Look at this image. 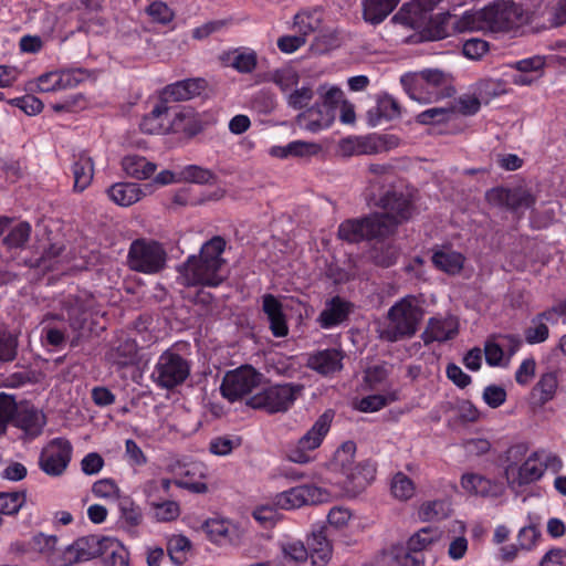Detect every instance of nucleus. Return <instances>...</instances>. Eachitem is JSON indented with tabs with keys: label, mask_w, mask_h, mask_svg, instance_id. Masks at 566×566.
<instances>
[{
	"label": "nucleus",
	"mask_w": 566,
	"mask_h": 566,
	"mask_svg": "<svg viewBox=\"0 0 566 566\" xmlns=\"http://www.w3.org/2000/svg\"><path fill=\"white\" fill-rule=\"evenodd\" d=\"M226 249V241L221 237H213L200 249L198 256L190 255L180 266L179 272L186 285L218 286L227 277L224 272L226 260L221 256Z\"/></svg>",
	"instance_id": "f257e3e1"
},
{
	"label": "nucleus",
	"mask_w": 566,
	"mask_h": 566,
	"mask_svg": "<svg viewBox=\"0 0 566 566\" xmlns=\"http://www.w3.org/2000/svg\"><path fill=\"white\" fill-rule=\"evenodd\" d=\"M423 315L424 311L415 295L402 297L388 310V323L381 331L380 337L390 343L411 338L416 335Z\"/></svg>",
	"instance_id": "f03ea898"
},
{
	"label": "nucleus",
	"mask_w": 566,
	"mask_h": 566,
	"mask_svg": "<svg viewBox=\"0 0 566 566\" xmlns=\"http://www.w3.org/2000/svg\"><path fill=\"white\" fill-rule=\"evenodd\" d=\"M319 101L307 107L296 116L300 128L311 133L328 129L335 118L338 106L343 101V91L337 86L327 90L321 85L317 90Z\"/></svg>",
	"instance_id": "7ed1b4c3"
},
{
	"label": "nucleus",
	"mask_w": 566,
	"mask_h": 566,
	"mask_svg": "<svg viewBox=\"0 0 566 566\" xmlns=\"http://www.w3.org/2000/svg\"><path fill=\"white\" fill-rule=\"evenodd\" d=\"M373 205L382 210L375 214L387 227L388 237L396 231L398 226L408 222L416 211L411 193L398 188L386 190Z\"/></svg>",
	"instance_id": "20e7f679"
},
{
	"label": "nucleus",
	"mask_w": 566,
	"mask_h": 566,
	"mask_svg": "<svg viewBox=\"0 0 566 566\" xmlns=\"http://www.w3.org/2000/svg\"><path fill=\"white\" fill-rule=\"evenodd\" d=\"M387 237V227L375 213L346 219L337 228V238L348 244H359Z\"/></svg>",
	"instance_id": "39448f33"
},
{
	"label": "nucleus",
	"mask_w": 566,
	"mask_h": 566,
	"mask_svg": "<svg viewBox=\"0 0 566 566\" xmlns=\"http://www.w3.org/2000/svg\"><path fill=\"white\" fill-rule=\"evenodd\" d=\"M335 412L332 409L325 410L314 422L307 432L301 437L297 443L289 449L287 459L294 463H308L314 457L311 454L321 447L325 437L331 430Z\"/></svg>",
	"instance_id": "423d86ee"
},
{
	"label": "nucleus",
	"mask_w": 566,
	"mask_h": 566,
	"mask_svg": "<svg viewBox=\"0 0 566 566\" xmlns=\"http://www.w3.org/2000/svg\"><path fill=\"white\" fill-rule=\"evenodd\" d=\"M166 256V251L158 242L138 239L129 247L127 263L136 272L154 274L165 268Z\"/></svg>",
	"instance_id": "0eeeda50"
},
{
	"label": "nucleus",
	"mask_w": 566,
	"mask_h": 566,
	"mask_svg": "<svg viewBox=\"0 0 566 566\" xmlns=\"http://www.w3.org/2000/svg\"><path fill=\"white\" fill-rule=\"evenodd\" d=\"M262 375L251 366H241L226 373L220 390L229 401H237L250 395L261 384Z\"/></svg>",
	"instance_id": "6e6552de"
},
{
	"label": "nucleus",
	"mask_w": 566,
	"mask_h": 566,
	"mask_svg": "<svg viewBox=\"0 0 566 566\" xmlns=\"http://www.w3.org/2000/svg\"><path fill=\"white\" fill-rule=\"evenodd\" d=\"M189 374V363L180 355L167 350L159 356L153 377L160 387L174 388L182 384Z\"/></svg>",
	"instance_id": "1a4fd4ad"
},
{
	"label": "nucleus",
	"mask_w": 566,
	"mask_h": 566,
	"mask_svg": "<svg viewBox=\"0 0 566 566\" xmlns=\"http://www.w3.org/2000/svg\"><path fill=\"white\" fill-rule=\"evenodd\" d=\"M485 199L491 206L505 209L515 214L524 213L525 210L532 208L536 202L535 197L528 190L521 187H494L486 191Z\"/></svg>",
	"instance_id": "9d476101"
},
{
	"label": "nucleus",
	"mask_w": 566,
	"mask_h": 566,
	"mask_svg": "<svg viewBox=\"0 0 566 566\" xmlns=\"http://www.w3.org/2000/svg\"><path fill=\"white\" fill-rule=\"evenodd\" d=\"M73 448L65 438H54L42 449L39 458L40 469L50 476L62 475L72 459Z\"/></svg>",
	"instance_id": "9b49d317"
},
{
	"label": "nucleus",
	"mask_w": 566,
	"mask_h": 566,
	"mask_svg": "<svg viewBox=\"0 0 566 566\" xmlns=\"http://www.w3.org/2000/svg\"><path fill=\"white\" fill-rule=\"evenodd\" d=\"M105 545V538L97 536H84L74 541L62 549V554L52 557V566H72L75 563L90 560L101 554Z\"/></svg>",
	"instance_id": "f8f14e48"
},
{
	"label": "nucleus",
	"mask_w": 566,
	"mask_h": 566,
	"mask_svg": "<svg viewBox=\"0 0 566 566\" xmlns=\"http://www.w3.org/2000/svg\"><path fill=\"white\" fill-rule=\"evenodd\" d=\"M521 8L513 1H497L483 8L485 30L507 32L518 21Z\"/></svg>",
	"instance_id": "ddd939ff"
},
{
	"label": "nucleus",
	"mask_w": 566,
	"mask_h": 566,
	"mask_svg": "<svg viewBox=\"0 0 566 566\" xmlns=\"http://www.w3.org/2000/svg\"><path fill=\"white\" fill-rule=\"evenodd\" d=\"M368 187L366 188V199L369 203L377 201L388 189H396V170L390 164H370L368 166Z\"/></svg>",
	"instance_id": "4468645a"
},
{
	"label": "nucleus",
	"mask_w": 566,
	"mask_h": 566,
	"mask_svg": "<svg viewBox=\"0 0 566 566\" xmlns=\"http://www.w3.org/2000/svg\"><path fill=\"white\" fill-rule=\"evenodd\" d=\"M344 358L345 354L342 349H318L308 356L307 366L322 376H333L343 369Z\"/></svg>",
	"instance_id": "2eb2a0df"
},
{
	"label": "nucleus",
	"mask_w": 566,
	"mask_h": 566,
	"mask_svg": "<svg viewBox=\"0 0 566 566\" xmlns=\"http://www.w3.org/2000/svg\"><path fill=\"white\" fill-rule=\"evenodd\" d=\"M465 256L452 249L450 244L432 248L431 263L433 268L448 275H458L464 268Z\"/></svg>",
	"instance_id": "dca6fc26"
},
{
	"label": "nucleus",
	"mask_w": 566,
	"mask_h": 566,
	"mask_svg": "<svg viewBox=\"0 0 566 566\" xmlns=\"http://www.w3.org/2000/svg\"><path fill=\"white\" fill-rule=\"evenodd\" d=\"M352 311L350 302L336 295L327 300L324 310L317 317L318 325L324 329H331L344 323Z\"/></svg>",
	"instance_id": "f3484780"
},
{
	"label": "nucleus",
	"mask_w": 566,
	"mask_h": 566,
	"mask_svg": "<svg viewBox=\"0 0 566 566\" xmlns=\"http://www.w3.org/2000/svg\"><path fill=\"white\" fill-rule=\"evenodd\" d=\"M547 468L546 455L544 452H532L525 461L517 468V474L512 480L517 486L528 485L538 481Z\"/></svg>",
	"instance_id": "a211bd4d"
},
{
	"label": "nucleus",
	"mask_w": 566,
	"mask_h": 566,
	"mask_svg": "<svg viewBox=\"0 0 566 566\" xmlns=\"http://www.w3.org/2000/svg\"><path fill=\"white\" fill-rule=\"evenodd\" d=\"M344 476L345 491L352 495H357L375 480L376 467L370 461H363L355 464Z\"/></svg>",
	"instance_id": "6ab92c4d"
},
{
	"label": "nucleus",
	"mask_w": 566,
	"mask_h": 566,
	"mask_svg": "<svg viewBox=\"0 0 566 566\" xmlns=\"http://www.w3.org/2000/svg\"><path fill=\"white\" fill-rule=\"evenodd\" d=\"M558 322L555 310L547 308L536 314L524 331L525 342L530 345L544 343L549 337L548 325H556Z\"/></svg>",
	"instance_id": "aec40b11"
},
{
	"label": "nucleus",
	"mask_w": 566,
	"mask_h": 566,
	"mask_svg": "<svg viewBox=\"0 0 566 566\" xmlns=\"http://www.w3.org/2000/svg\"><path fill=\"white\" fill-rule=\"evenodd\" d=\"M81 78L76 72L54 71L40 75L36 78V87L40 92H57L76 87Z\"/></svg>",
	"instance_id": "412c9836"
},
{
	"label": "nucleus",
	"mask_w": 566,
	"mask_h": 566,
	"mask_svg": "<svg viewBox=\"0 0 566 566\" xmlns=\"http://www.w3.org/2000/svg\"><path fill=\"white\" fill-rule=\"evenodd\" d=\"M458 332V325L452 319L430 317L420 337L423 344L429 346L434 342L444 343L453 339Z\"/></svg>",
	"instance_id": "4be33fe9"
},
{
	"label": "nucleus",
	"mask_w": 566,
	"mask_h": 566,
	"mask_svg": "<svg viewBox=\"0 0 566 566\" xmlns=\"http://www.w3.org/2000/svg\"><path fill=\"white\" fill-rule=\"evenodd\" d=\"M12 420L14 426L22 430L29 439L40 436L46 423L44 413L35 408L17 409Z\"/></svg>",
	"instance_id": "5701e85b"
},
{
	"label": "nucleus",
	"mask_w": 566,
	"mask_h": 566,
	"mask_svg": "<svg viewBox=\"0 0 566 566\" xmlns=\"http://www.w3.org/2000/svg\"><path fill=\"white\" fill-rule=\"evenodd\" d=\"M400 83L407 95L419 102L420 104H428L436 101L441 92H434L427 82L423 81V76H418L416 73H407L400 77Z\"/></svg>",
	"instance_id": "b1692460"
},
{
	"label": "nucleus",
	"mask_w": 566,
	"mask_h": 566,
	"mask_svg": "<svg viewBox=\"0 0 566 566\" xmlns=\"http://www.w3.org/2000/svg\"><path fill=\"white\" fill-rule=\"evenodd\" d=\"M323 492L315 485L302 484L285 490V510L298 509L323 501Z\"/></svg>",
	"instance_id": "393cba45"
},
{
	"label": "nucleus",
	"mask_w": 566,
	"mask_h": 566,
	"mask_svg": "<svg viewBox=\"0 0 566 566\" xmlns=\"http://www.w3.org/2000/svg\"><path fill=\"white\" fill-rule=\"evenodd\" d=\"M208 469L201 462H192L186 465L184 476L176 480L175 484L193 493L202 494L208 491L203 482L208 478Z\"/></svg>",
	"instance_id": "a878e982"
},
{
	"label": "nucleus",
	"mask_w": 566,
	"mask_h": 566,
	"mask_svg": "<svg viewBox=\"0 0 566 566\" xmlns=\"http://www.w3.org/2000/svg\"><path fill=\"white\" fill-rule=\"evenodd\" d=\"M168 111L169 108L166 104H157L151 112L142 119L140 130L150 135L168 133L171 128Z\"/></svg>",
	"instance_id": "bb28decb"
},
{
	"label": "nucleus",
	"mask_w": 566,
	"mask_h": 566,
	"mask_svg": "<svg viewBox=\"0 0 566 566\" xmlns=\"http://www.w3.org/2000/svg\"><path fill=\"white\" fill-rule=\"evenodd\" d=\"M206 81L202 78H189L168 85L164 94L172 101H187L199 96L206 90Z\"/></svg>",
	"instance_id": "cd10ccee"
},
{
	"label": "nucleus",
	"mask_w": 566,
	"mask_h": 566,
	"mask_svg": "<svg viewBox=\"0 0 566 566\" xmlns=\"http://www.w3.org/2000/svg\"><path fill=\"white\" fill-rule=\"evenodd\" d=\"M109 199L122 207H129L139 201L146 192L135 182H117L107 190Z\"/></svg>",
	"instance_id": "c85d7f7f"
},
{
	"label": "nucleus",
	"mask_w": 566,
	"mask_h": 566,
	"mask_svg": "<svg viewBox=\"0 0 566 566\" xmlns=\"http://www.w3.org/2000/svg\"><path fill=\"white\" fill-rule=\"evenodd\" d=\"M397 0H363V19L366 23L378 25L397 8Z\"/></svg>",
	"instance_id": "c756f323"
},
{
	"label": "nucleus",
	"mask_w": 566,
	"mask_h": 566,
	"mask_svg": "<svg viewBox=\"0 0 566 566\" xmlns=\"http://www.w3.org/2000/svg\"><path fill=\"white\" fill-rule=\"evenodd\" d=\"M307 549L313 566H326L332 557V546L323 531L307 538Z\"/></svg>",
	"instance_id": "7c9ffc66"
},
{
	"label": "nucleus",
	"mask_w": 566,
	"mask_h": 566,
	"mask_svg": "<svg viewBox=\"0 0 566 566\" xmlns=\"http://www.w3.org/2000/svg\"><path fill=\"white\" fill-rule=\"evenodd\" d=\"M248 405L252 408L265 409L269 412H277L283 408L282 388L273 386L251 397Z\"/></svg>",
	"instance_id": "2f4dec72"
},
{
	"label": "nucleus",
	"mask_w": 566,
	"mask_h": 566,
	"mask_svg": "<svg viewBox=\"0 0 566 566\" xmlns=\"http://www.w3.org/2000/svg\"><path fill=\"white\" fill-rule=\"evenodd\" d=\"M356 453V443L352 440L343 442L334 452L328 463V469L333 472H339L343 475L353 469Z\"/></svg>",
	"instance_id": "473e14b6"
},
{
	"label": "nucleus",
	"mask_w": 566,
	"mask_h": 566,
	"mask_svg": "<svg viewBox=\"0 0 566 566\" xmlns=\"http://www.w3.org/2000/svg\"><path fill=\"white\" fill-rule=\"evenodd\" d=\"M323 21V11L319 8L303 9L294 17L293 30L308 36L317 31Z\"/></svg>",
	"instance_id": "72a5a7b5"
},
{
	"label": "nucleus",
	"mask_w": 566,
	"mask_h": 566,
	"mask_svg": "<svg viewBox=\"0 0 566 566\" xmlns=\"http://www.w3.org/2000/svg\"><path fill=\"white\" fill-rule=\"evenodd\" d=\"M74 177V189L83 191L86 189L94 176V166L92 158L86 154H80L72 166Z\"/></svg>",
	"instance_id": "f704fd0d"
},
{
	"label": "nucleus",
	"mask_w": 566,
	"mask_h": 566,
	"mask_svg": "<svg viewBox=\"0 0 566 566\" xmlns=\"http://www.w3.org/2000/svg\"><path fill=\"white\" fill-rule=\"evenodd\" d=\"M223 61L240 73H251L256 66V53L250 49H235L227 52Z\"/></svg>",
	"instance_id": "c9c22d12"
},
{
	"label": "nucleus",
	"mask_w": 566,
	"mask_h": 566,
	"mask_svg": "<svg viewBox=\"0 0 566 566\" xmlns=\"http://www.w3.org/2000/svg\"><path fill=\"white\" fill-rule=\"evenodd\" d=\"M441 537V532L438 527L426 526L412 534L407 543L406 548L418 554H423V551L429 548L433 543L438 542Z\"/></svg>",
	"instance_id": "e433bc0d"
},
{
	"label": "nucleus",
	"mask_w": 566,
	"mask_h": 566,
	"mask_svg": "<svg viewBox=\"0 0 566 566\" xmlns=\"http://www.w3.org/2000/svg\"><path fill=\"white\" fill-rule=\"evenodd\" d=\"M557 387V375L553 371L544 373L533 387L532 396L539 406H544L555 397Z\"/></svg>",
	"instance_id": "4c0bfd02"
},
{
	"label": "nucleus",
	"mask_w": 566,
	"mask_h": 566,
	"mask_svg": "<svg viewBox=\"0 0 566 566\" xmlns=\"http://www.w3.org/2000/svg\"><path fill=\"white\" fill-rule=\"evenodd\" d=\"M122 167L124 171L136 179H147L156 170V165L148 161L145 157L129 155L123 158Z\"/></svg>",
	"instance_id": "58836bf2"
},
{
	"label": "nucleus",
	"mask_w": 566,
	"mask_h": 566,
	"mask_svg": "<svg viewBox=\"0 0 566 566\" xmlns=\"http://www.w3.org/2000/svg\"><path fill=\"white\" fill-rule=\"evenodd\" d=\"M449 515L450 503L442 499L426 501L418 510V516L422 522L440 521Z\"/></svg>",
	"instance_id": "ea45409f"
},
{
	"label": "nucleus",
	"mask_w": 566,
	"mask_h": 566,
	"mask_svg": "<svg viewBox=\"0 0 566 566\" xmlns=\"http://www.w3.org/2000/svg\"><path fill=\"white\" fill-rule=\"evenodd\" d=\"M263 311L266 314L273 334L283 336V311L281 302L271 294L263 296Z\"/></svg>",
	"instance_id": "a19ab883"
},
{
	"label": "nucleus",
	"mask_w": 566,
	"mask_h": 566,
	"mask_svg": "<svg viewBox=\"0 0 566 566\" xmlns=\"http://www.w3.org/2000/svg\"><path fill=\"white\" fill-rule=\"evenodd\" d=\"M397 400H399V392L392 390L384 395L376 394L363 397L356 408L361 412H376Z\"/></svg>",
	"instance_id": "79ce46f5"
},
{
	"label": "nucleus",
	"mask_w": 566,
	"mask_h": 566,
	"mask_svg": "<svg viewBox=\"0 0 566 566\" xmlns=\"http://www.w3.org/2000/svg\"><path fill=\"white\" fill-rule=\"evenodd\" d=\"M203 531L209 539L218 545L230 541V523L221 518H210L203 524Z\"/></svg>",
	"instance_id": "37998d69"
},
{
	"label": "nucleus",
	"mask_w": 566,
	"mask_h": 566,
	"mask_svg": "<svg viewBox=\"0 0 566 566\" xmlns=\"http://www.w3.org/2000/svg\"><path fill=\"white\" fill-rule=\"evenodd\" d=\"M454 30L459 33L485 30L483 9L480 11H465L454 21Z\"/></svg>",
	"instance_id": "c03bdc74"
},
{
	"label": "nucleus",
	"mask_w": 566,
	"mask_h": 566,
	"mask_svg": "<svg viewBox=\"0 0 566 566\" xmlns=\"http://www.w3.org/2000/svg\"><path fill=\"white\" fill-rule=\"evenodd\" d=\"M376 112L378 114V119L375 122L371 120L373 126H376L379 123V119L381 118L386 120H391L398 118L401 114L398 101L389 94H384L382 96H379V98L377 99Z\"/></svg>",
	"instance_id": "a18cd8bd"
},
{
	"label": "nucleus",
	"mask_w": 566,
	"mask_h": 566,
	"mask_svg": "<svg viewBox=\"0 0 566 566\" xmlns=\"http://www.w3.org/2000/svg\"><path fill=\"white\" fill-rule=\"evenodd\" d=\"M191 548L190 541L184 535H172L167 542V552L176 565H181L187 559V554Z\"/></svg>",
	"instance_id": "49530a36"
},
{
	"label": "nucleus",
	"mask_w": 566,
	"mask_h": 566,
	"mask_svg": "<svg viewBox=\"0 0 566 566\" xmlns=\"http://www.w3.org/2000/svg\"><path fill=\"white\" fill-rule=\"evenodd\" d=\"M33 548L48 557L52 565V557L62 554L61 549H56L57 537L55 535H46L39 533L32 537Z\"/></svg>",
	"instance_id": "de8ad7c7"
},
{
	"label": "nucleus",
	"mask_w": 566,
	"mask_h": 566,
	"mask_svg": "<svg viewBox=\"0 0 566 566\" xmlns=\"http://www.w3.org/2000/svg\"><path fill=\"white\" fill-rule=\"evenodd\" d=\"M461 486L473 494L485 496L491 489V481L476 473H465L461 478Z\"/></svg>",
	"instance_id": "09e8293b"
},
{
	"label": "nucleus",
	"mask_w": 566,
	"mask_h": 566,
	"mask_svg": "<svg viewBox=\"0 0 566 566\" xmlns=\"http://www.w3.org/2000/svg\"><path fill=\"white\" fill-rule=\"evenodd\" d=\"M322 150L319 144L313 142L294 140L285 145V157L311 158Z\"/></svg>",
	"instance_id": "8fccbe9b"
},
{
	"label": "nucleus",
	"mask_w": 566,
	"mask_h": 566,
	"mask_svg": "<svg viewBox=\"0 0 566 566\" xmlns=\"http://www.w3.org/2000/svg\"><path fill=\"white\" fill-rule=\"evenodd\" d=\"M122 521L129 527H135L143 520L142 510L129 497H120L118 502Z\"/></svg>",
	"instance_id": "3c124183"
},
{
	"label": "nucleus",
	"mask_w": 566,
	"mask_h": 566,
	"mask_svg": "<svg viewBox=\"0 0 566 566\" xmlns=\"http://www.w3.org/2000/svg\"><path fill=\"white\" fill-rule=\"evenodd\" d=\"M213 177L212 171L197 165L186 166L178 171V180L187 182L208 184Z\"/></svg>",
	"instance_id": "603ef678"
},
{
	"label": "nucleus",
	"mask_w": 566,
	"mask_h": 566,
	"mask_svg": "<svg viewBox=\"0 0 566 566\" xmlns=\"http://www.w3.org/2000/svg\"><path fill=\"white\" fill-rule=\"evenodd\" d=\"M391 493L396 499L407 501L415 493V484L406 474L398 472L391 481Z\"/></svg>",
	"instance_id": "864d4df0"
},
{
	"label": "nucleus",
	"mask_w": 566,
	"mask_h": 566,
	"mask_svg": "<svg viewBox=\"0 0 566 566\" xmlns=\"http://www.w3.org/2000/svg\"><path fill=\"white\" fill-rule=\"evenodd\" d=\"M545 66L546 57L543 55H533L510 64V67L516 70L517 72L530 73L534 75L541 74V77L543 76Z\"/></svg>",
	"instance_id": "5fc2aeb1"
},
{
	"label": "nucleus",
	"mask_w": 566,
	"mask_h": 566,
	"mask_svg": "<svg viewBox=\"0 0 566 566\" xmlns=\"http://www.w3.org/2000/svg\"><path fill=\"white\" fill-rule=\"evenodd\" d=\"M30 233V224L28 222H20L11 229L2 242L9 249L22 248L28 242Z\"/></svg>",
	"instance_id": "6e6d98bb"
},
{
	"label": "nucleus",
	"mask_w": 566,
	"mask_h": 566,
	"mask_svg": "<svg viewBox=\"0 0 566 566\" xmlns=\"http://www.w3.org/2000/svg\"><path fill=\"white\" fill-rule=\"evenodd\" d=\"M356 155H374L385 149V139L381 136L368 135L356 137Z\"/></svg>",
	"instance_id": "4d7b16f0"
},
{
	"label": "nucleus",
	"mask_w": 566,
	"mask_h": 566,
	"mask_svg": "<svg viewBox=\"0 0 566 566\" xmlns=\"http://www.w3.org/2000/svg\"><path fill=\"white\" fill-rule=\"evenodd\" d=\"M528 446L525 442H518L511 446L505 452L507 465L505 468L506 475L514 474L516 467L527 458Z\"/></svg>",
	"instance_id": "13d9d810"
},
{
	"label": "nucleus",
	"mask_w": 566,
	"mask_h": 566,
	"mask_svg": "<svg viewBox=\"0 0 566 566\" xmlns=\"http://www.w3.org/2000/svg\"><path fill=\"white\" fill-rule=\"evenodd\" d=\"M17 411L14 398L4 392H0V436L4 434L9 422L13 419Z\"/></svg>",
	"instance_id": "bf43d9fd"
},
{
	"label": "nucleus",
	"mask_w": 566,
	"mask_h": 566,
	"mask_svg": "<svg viewBox=\"0 0 566 566\" xmlns=\"http://www.w3.org/2000/svg\"><path fill=\"white\" fill-rule=\"evenodd\" d=\"M155 518L158 522H170L180 515L179 504L175 501H164L161 503H151Z\"/></svg>",
	"instance_id": "052dcab7"
},
{
	"label": "nucleus",
	"mask_w": 566,
	"mask_h": 566,
	"mask_svg": "<svg viewBox=\"0 0 566 566\" xmlns=\"http://www.w3.org/2000/svg\"><path fill=\"white\" fill-rule=\"evenodd\" d=\"M451 112L444 107H431L421 113L416 117L417 123L422 125H433L447 122L450 117Z\"/></svg>",
	"instance_id": "680f3d73"
},
{
	"label": "nucleus",
	"mask_w": 566,
	"mask_h": 566,
	"mask_svg": "<svg viewBox=\"0 0 566 566\" xmlns=\"http://www.w3.org/2000/svg\"><path fill=\"white\" fill-rule=\"evenodd\" d=\"M9 103L15 107L22 109L27 115L34 116L42 112L44 105L42 101L34 95H25L22 97H15L9 101Z\"/></svg>",
	"instance_id": "e2e57ef3"
},
{
	"label": "nucleus",
	"mask_w": 566,
	"mask_h": 566,
	"mask_svg": "<svg viewBox=\"0 0 566 566\" xmlns=\"http://www.w3.org/2000/svg\"><path fill=\"white\" fill-rule=\"evenodd\" d=\"M240 444V438L217 437L210 441L209 450L216 455L224 457L230 454L232 450L238 448Z\"/></svg>",
	"instance_id": "0e129e2a"
},
{
	"label": "nucleus",
	"mask_w": 566,
	"mask_h": 566,
	"mask_svg": "<svg viewBox=\"0 0 566 566\" xmlns=\"http://www.w3.org/2000/svg\"><path fill=\"white\" fill-rule=\"evenodd\" d=\"M104 548L111 549L107 557V562L111 566H128V552L122 547L118 542L105 538Z\"/></svg>",
	"instance_id": "69168bd1"
},
{
	"label": "nucleus",
	"mask_w": 566,
	"mask_h": 566,
	"mask_svg": "<svg viewBox=\"0 0 566 566\" xmlns=\"http://www.w3.org/2000/svg\"><path fill=\"white\" fill-rule=\"evenodd\" d=\"M254 520L263 527H272L280 520V512L271 505H262L252 513Z\"/></svg>",
	"instance_id": "338daca9"
},
{
	"label": "nucleus",
	"mask_w": 566,
	"mask_h": 566,
	"mask_svg": "<svg viewBox=\"0 0 566 566\" xmlns=\"http://www.w3.org/2000/svg\"><path fill=\"white\" fill-rule=\"evenodd\" d=\"M146 11L154 22L161 24L169 23L174 18L172 10L163 1L151 2Z\"/></svg>",
	"instance_id": "774afa93"
}]
</instances>
